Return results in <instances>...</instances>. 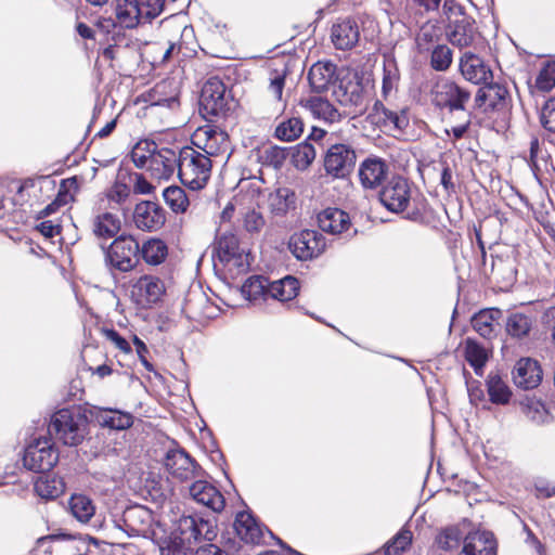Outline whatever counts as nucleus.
Returning a JSON list of instances; mask_svg holds the SVG:
<instances>
[{"instance_id":"nucleus-17","label":"nucleus","mask_w":555,"mask_h":555,"mask_svg":"<svg viewBox=\"0 0 555 555\" xmlns=\"http://www.w3.org/2000/svg\"><path fill=\"white\" fill-rule=\"evenodd\" d=\"M166 291L164 282L154 275H143L132 285V297L141 308L157 304Z\"/></svg>"},{"instance_id":"nucleus-38","label":"nucleus","mask_w":555,"mask_h":555,"mask_svg":"<svg viewBox=\"0 0 555 555\" xmlns=\"http://www.w3.org/2000/svg\"><path fill=\"white\" fill-rule=\"evenodd\" d=\"M167 256L168 246L160 238H150L140 246V257L150 266L163 263Z\"/></svg>"},{"instance_id":"nucleus-21","label":"nucleus","mask_w":555,"mask_h":555,"mask_svg":"<svg viewBox=\"0 0 555 555\" xmlns=\"http://www.w3.org/2000/svg\"><path fill=\"white\" fill-rule=\"evenodd\" d=\"M360 39V27L356 20H338L331 28V40L337 50H351Z\"/></svg>"},{"instance_id":"nucleus-36","label":"nucleus","mask_w":555,"mask_h":555,"mask_svg":"<svg viewBox=\"0 0 555 555\" xmlns=\"http://www.w3.org/2000/svg\"><path fill=\"white\" fill-rule=\"evenodd\" d=\"M532 318L521 312L511 313L505 321L506 334L513 339L527 338L532 331Z\"/></svg>"},{"instance_id":"nucleus-46","label":"nucleus","mask_w":555,"mask_h":555,"mask_svg":"<svg viewBox=\"0 0 555 555\" xmlns=\"http://www.w3.org/2000/svg\"><path fill=\"white\" fill-rule=\"evenodd\" d=\"M465 359L474 367L475 373L481 375L488 360V353L477 341L467 338L465 341Z\"/></svg>"},{"instance_id":"nucleus-26","label":"nucleus","mask_w":555,"mask_h":555,"mask_svg":"<svg viewBox=\"0 0 555 555\" xmlns=\"http://www.w3.org/2000/svg\"><path fill=\"white\" fill-rule=\"evenodd\" d=\"M513 380L519 388H535L542 380V370L538 361L530 358L518 360L513 370Z\"/></svg>"},{"instance_id":"nucleus-11","label":"nucleus","mask_w":555,"mask_h":555,"mask_svg":"<svg viewBox=\"0 0 555 555\" xmlns=\"http://www.w3.org/2000/svg\"><path fill=\"white\" fill-rule=\"evenodd\" d=\"M164 465L173 478L182 482L201 478L204 475L203 468L183 449L168 450Z\"/></svg>"},{"instance_id":"nucleus-27","label":"nucleus","mask_w":555,"mask_h":555,"mask_svg":"<svg viewBox=\"0 0 555 555\" xmlns=\"http://www.w3.org/2000/svg\"><path fill=\"white\" fill-rule=\"evenodd\" d=\"M234 530L242 541L250 544L263 542L266 533L272 535L269 530L264 531L248 512H241L236 515Z\"/></svg>"},{"instance_id":"nucleus-15","label":"nucleus","mask_w":555,"mask_h":555,"mask_svg":"<svg viewBox=\"0 0 555 555\" xmlns=\"http://www.w3.org/2000/svg\"><path fill=\"white\" fill-rule=\"evenodd\" d=\"M199 104L207 115L224 114L228 105L225 85L217 77L209 78L202 88Z\"/></svg>"},{"instance_id":"nucleus-53","label":"nucleus","mask_w":555,"mask_h":555,"mask_svg":"<svg viewBox=\"0 0 555 555\" xmlns=\"http://www.w3.org/2000/svg\"><path fill=\"white\" fill-rule=\"evenodd\" d=\"M317 151L315 147L308 142H304L297 145L293 153V164L297 169L304 170L308 168L311 163L315 159Z\"/></svg>"},{"instance_id":"nucleus-48","label":"nucleus","mask_w":555,"mask_h":555,"mask_svg":"<svg viewBox=\"0 0 555 555\" xmlns=\"http://www.w3.org/2000/svg\"><path fill=\"white\" fill-rule=\"evenodd\" d=\"M166 204L176 214H183L186 211L190 202L185 191L180 186H168L163 192Z\"/></svg>"},{"instance_id":"nucleus-51","label":"nucleus","mask_w":555,"mask_h":555,"mask_svg":"<svg viewBox=\"0 0 555 555\" xmlns=\"http://www.w3.org/2000/svg\"><path fill=\"white\" fill-rule=\"evenodd\" d=\"M285 78H286V69L283 68L281 70H273L269 77V86L267 91L272 98L284 107L286 104V100L283 98V91L285 87Z\"/></svg>"},{"instance_id":"nucleus-22","label":"nucleus","mask_w":555,"mask_h":555,"mask_svg":"<svg viewBox=\"0 0 555 555\" xmlns=\"http://www.w3.org/2000/svg\"><path fill=\"white\" fill-rule=\"evenodd\" d=\"M190 486V496L198 504H202L214 512H221L224 508L225 501L220 491L210 482L201 478Z\"/></svg>"},{"instance_id":"nucleus-55","label":"nucleus","mask_w":555,"mask_h":555,"mask_svg":"<svg viewBox=\"0 0 555 555\" xmlns=\"http://www.w3.org/2000/svg\"><path fill=\"white\" fill-rule=\"evenodd\" d=\"M292 195L291 191L286 188L279 189L274 193H271L269 196L270 210L275 215L286 214L292 204Z\"/></svg>"},{"instance_id":"nucleus-63","label":"nucleus","mask_w":555,"mask_h":555,"mask_svg":"<svg viewBox=\"0 0 555 555\" xmlns=\"http://www.w3.org/2000/svg\"><path fill=\"white\" fill-rule=\"evenodd\" d=\"M130 179L133 183V192L137 194H150L154 190V186L142 173H133Z\"/></svg>"},{"instance_id":"nucleus-58","label":"nucleus","mask_w":555,"mask_h":555,"mask_svg":"<svg viewBox=\"0 0 555 555\" xmlns=\"http://www.w3.org/2000/svg\"><path fill=\"white\" fill-rule=\"evenodd\" d=\"M242 222H243V228L248 233H251V234L259 233L266 224V220H264L262 214L254 208L246 210L242 215Z\"/></svg>"},{"instance_id":"nucleus-29","label":"nucleus","mask_w":555,"mask_h":555,"mask_svg":"<svg viewBox=\"0 0 555 555\" xmlns=\"http://www.w3.org/2000/svg\"><path fill=\"white\" fill-rule=\"evenodd\" d=\"M308 80L313 91H326L337 80L336 65L332 62H317L308 73Z\"/></svg>"},{"instance_id":"nucleus-10","label":"nucleus","mask_w":555,"mask_h":555,"mask_svg":"<svg viewBox=\"0 0 555 555\" xmlns=\"http://www.w3.org/2000/svg\"><path fill=\"white\" fill-rule=\"evenodd\" d=\"M357 160L356 151L349 144H332L324 155V169L327 175L343 179L350 175Z\"/></svg>"},{"instance_id":"nucleus-60","label":"nucleus","mask_w":555,"mask_h":555,"mask_svg":"<svg viewBox=\"0 0 555 555\" xmlns=\"http://www.w3.org/2000/svg\"><path fill=\"white\" fill-rule=\"evenodd\" d=\"M145 23L157 17L164 9L165 0H138Z\"/></svg>"},{"instance_id":"nucleus-18","label":"nucleus","mask_w":555,"mask_h":555,"mask_svg":"<svg viewBox=\"0 0 555 555\" xmlns=\"http://www.w3.org/2000/svg\"><path fill=\"white\" fill-rule=\"evenodd\" d=\"M447 37L451 44L464 49L474 46L479 34L475 27V21L465 14H460L449 23Z\"/></svg>"},{"instance_id":"nucleus-14","label":"nucleus","mask_w":555,"mask_h":555,"mask_svg":"<svg viewBox=\"0 0 555 555\" xmlns=\"http://www.w3.org/2000/svg\"><path fill=\"white\" fill-rule=\"evenodd\" d=\"M192 143L196 150L211 159L229 150L228 134L212 126L199 127L192 137Z\"/></svg>"},{"instance_id":"nucleus-31","label":"nucleus","mask_w":555,"mask_h":555,"mask_svg":"<svg viewBox=\"0 0 555 555\" xmlns=\"http://www.w3.org/2000/svg\"><path fill=\"white\" fill-rule=\"evenodd\" d=\"M175 29L180 34V39L179 41H169L163 61H168L175 53L182 52L183 55H189L196 52L197 43L193 27L189 25H177Z\"/></svg>"},{"instance_id":"nucleus-2","label":"nucleus","mask_w":555,"mask_h":555,"mask_svg":"<svg viewBox=\"0 0 555 555\" xmlns=\"http://www.w3.org/2000/svg\"><path fill=\"white\" fill-rule=\"evenodd\" d=\"M212 159L193 146L179 151L178 177L181 183L192 191L202 190L208 182Z\"/></svg>"},{"instance_id":"nucleus-5","label":"nucleus","mask_w":555,"mask_h":555,"mask_svg":"<svg viewBox=\"0 0 555 555\" xmlns=\"http://www.w3.org/2000/svg\"><path fill=\"white\" fill-rule=\"evenodd\" d=\"M430 96L436 107L447 109L450 113L460 112L462 114L468 113L467 104L470 101L472 93L457 82L449 78H441L433 86Z\"/></svg>"},{"instance_id":"nucleus-16","label":"nucleus","mask_w":555,"mask_h":555,"mask_svg":"<svg viewBox=\"0 0 555 555\" xmlns=\"http://www.w3.org/2000/svg\"><path fill=\"white\" fill-rule=\"evenodd\" d=\"M132 220L137 229L153 232L159 230L165 224L166 212L157 203L142 201L134 207Z\"/></svg>"},{"instance_id":"nucleus-13","label":"nucleus","mask_w":555,"mask_h":555,"mask_svg":"<svg viewBox=\"0 0 555 555\" xmlns=\"http://www.w3.org/2000/svg\"><path fill=\"white\" fill-rule=\"evenodd\" d=\"M379 201L391 212L404 211L411 201L409 181L400 176L392 177L380 190Z\"/></svg>"},{"instance_id":"nucleus-4","label":"nucleus","mask_w":555,"mask_h":555,"mask_svg":"<svg viewBox=\"0 0 555 555\" xmlns=\"http://www.w3.org/2000/svg\"><path fill=\"white\" fill-rule=\"evenodd\" d=\"M215 253L232 278L245 273L249 268L248 254L241 247L237 235L231 231H224L217 237Z\"/></svg>"},{"instance_id":"nucleus-59","label":"nucleus","mask_w":555,"mask_h":555,"mask_svg":"<svg viewBox=\"0 0 555 555\" xmlns=\"http://www.w3.org/2000/svg\"><path fill=\"white\" fill-rule=\"evenodd\" d=\"M535 86L542 91H550L555 87V62H546L537 77Z\"/></svg>"},{"instance_id":"nucleus-32","label":"nucleus","mask_w":555,"mask_h":555,"mask_svg":"<svg viewBox=\"0 0 555 555\" xmlns=\"http://www.w3.org/2000/svg\"><path fill=\"white\" fill-rule=\"evenodd\" d=\"M300 105L309 111L314 118L325 122L333 124L340 119V113L327 99L311 96L301 100Z\"/></svg>"},{"instance_id":"nucleus-54","label":"nucleus","mask_w":555,"mask_h":555,"mask_svg":"<svg viewBox=\"0 0 555 555\" xmlns=\"http://www.w3.org/2000/svg\"><path fill=\"white\" fill-rule=\"evenodd\" d=\"M452 50L446 44L437 46L430 55V66L437 72H446L452 64Z\"/></svg>"},{"instance_id":"nucleus-19","label":"nucleus","mask_w":555,"mask_h":555,"mask_svg":"<svg viewBox=\"0 0 555 555\" xmlns=\"http://www.w3.org/2000/svg\"><path fill=\"white\" fill-rule=\"evenodd\" d=\"M459 69L464 79L474 85H483L493 78L492 70L483 59L468 51L460 57Z\"/></svg>"},{"instance_id":"nucleus-50","label":"nucleus","mask_w":555,"mask_h":555,"mask_svg":"<svg viewBox=\"0 0 555 555\" xmlns=\"http://www.w3.org/2000/svg\"><path fill=\"white\" fill-rule=\"evenodd\" d=\"M413 533L408 527H402L399 532L385 545V555H399L412 543Z\"/></svg>"},{"instance_id":"nucleus-35","label":"nucleus","mask_w":555,"mask_h":555,"mask_svg":"<svg viewBox=\"0 0 555 555\" xmlns=\"http://www.w3.org/2000/svg\"><path fill=\"white\" fill-rule=\"evenodd\" d=\"M130 194L131 189L127 183L116 181L105 192L98 194L92 202L103 205L104 207H114V210L118 211L119 207L127 202Z\"/></svg>"},{"instance_id":"nucleus-20","label":"nucleus","mask_w":555,"mask_h":555,"mask_svg":"<svg viewBox=\"0 0 555 555\" xmlns=\"http://www.w3.org/2000/svg\"><path fill=\"white\" fill-rule=\"evenodd\" d=\"M475 100L479 107H483L485 112H505L511 101L506 87L491 81L483 83Z\"/></svg>"},{"instance_id":"nucleus-43","label":"nucleus","mask_w":555,"mask_h":555,"mask_svg":"<svg viewBox=\"0 0 555 555\" xmlns=\"http://www.w3.org/2000/svg\"><path fill=\"white\" fill-rule=\"evenodd\" d=\"M72 515L81 524H87L95 514V506L85 494H73L69 500Z\"/></svg>"},{"instance_id":"nucleus-33","label":"nucleus","mask_w":555,"mask_h":555,"mask_svg":"<svg viewBox=\"0 0 555 555\" xmlns=\"http://www.w3.org/2000/svg\"><path fill=\"white\" fill-rule=\"evenodd\" d=\"M115 15L117 23L124 28H134L145 23L138 0H116Z\"/></svg>"},{"instance_id":"nucleus-62","label":"nucleus","mask_w":555,"mask_h":555,"mask_svg":"<svg viewBox=\"0 0 555 555\" xmlns=\"http://www.w3.org/2000/svg\"><path fill=\"white\" fill-rule=\"evenodd\" d=\"M142 520L144 522L145 520H149L151 518L150 513L146 508L142 506H134L126 511L125 513V521L130 527V530L134 532L135 534H139L142 530L139 528H134L131 522L135 519Z\"/></svg>"},{"instance_id":"nucleus-6","label":"nucleus","mask_w":555,"mask_h":555,"mask_svg":"<svg viewBox=\"0 0 555 555\" xmlns=\"http://www.w3.org/2000/svg\"><path fill=\"white\" fill-rule=\"evenodd\" d=\"M92 544L96 546L95 539L81 534L57 533L37 540L38 547H44L50 555H89Z\"/></svg>"},{"instance_id":"nucleus-44","label":"nucleus","mask_w":555,"mask_h":555,"mask_svg":"<svg viewBox=\"0 0 555 555\" xmlns=\"http://www.w3.org/2000/svg\"><path fill=\"white\" fill-rule=\"evenodd\" d=\"M270 282L267 278L254 275L246 280L242 286L243 296L249 301L258 300L259 298L267 299L269 296Z\"/></svg>"},{"instance_id":"nucleus-8","label":"nucleus","mask_w":555,"mask_h":555,"mask_svg":"<svg viewBox=\"0 0 555 555\" xmlns=\"http://www.w3.org/2000/svg\"><path fill=\"white\" fill-rule=\"evenodd\" d=\"M59 461V452L50 437H40L30 441L23 455L24 467L35 473L51 470Z\"/></svg>"},{"instance_id":"nucleus-28","label":"nucleus","mask_w":555,"mask_h":555,"mask_svg":"<svg viewBox=\"0 0 555 555\" xmlns=\"http://www.w3.org/2000/svg\"><path fill=\"white\" fill-rule=\"evenodd\" d=\"M319 228L326 233L336 235L350 229V218L347 212L338 208L328 207L318 214Z\"/></svg>"},{"instance_id":"nucleus-30","label":"nucleus","mask_w":555,"mask_h":555,"mask_svg":"<svg viewBox=\"0 0 555 555\" xmlns=\"http://www.w3.org/2000/svg\"><path fill=\"white\" fill-rule=\"evenodd\" d=\"M502 317L500 309H483L472 318L473 328L483 338L490 339L496 336L500 327L499 320Z\"/></svg>"},{"instance_id":"nucleus-41","label":"nucleus","mask_w":555,"mask_h":555,"mask_svg":"<svg viewBox=\"0 0 555 555\" xmlns=\"http://www.w3.org/2000/svg\"><path fill=\"white\" fill-rule=\"evenodd\" d=\"M464 542V535L460 527L447 526L441 528L435 537V545L444 552L456 550L461 542Z\"/></svg>"},{"instance_id":"nucleus-56","label":"nucleus","mask_w":555,"mask_h":555,"mask_svg":"<svg viewBox=\"0 0 555 555\" xmlns=\"http://www.w3.org/2000/svg\"><path fill=\"white\" fill-rule=\"evenodd\" d=\"M259 159L266 166L280 168L286 159V151L278 145H269L260 151Z\"/></svg>"},{"instance_id":"nucleus-24","label":"nucleus","mask_w":555,"mask_h":555,"mask_svg":"<svg viewBox=\"0 0 555 555\" xmlns=\"http://www.w3.org/2000/svg\"><path fill=\"white\" fill-rule=\"evenodd\" d=\"M178 166L179 152L177 153L170 149H160L152 157L147 170L155 179L168 180L176 171L178 172Z\"/></svg>"},{"instance_id":"nucleus-40","label":"nucleus","mask_w":555,"mask_h":555,"mask_svg":"<svg viewBox=\"0 0 555 555\" xmlns=\"http://www.w3.org/2000/svg\"><path fill=\"white\" fill-rule=\"evenodd\" d=\"M35 492L44 500H54L65 491L64 481L55 476H40L34 485Z\"/></svg>"},{"instance_id":"nucleus-42","label":"nucleus","mask_w":555,"mask_h":555,"mask_svg":"<svg viewBox=\"0 0 555 555\" xmlns=\"http://www.w3.org/2000/svg\"><path fill=\"white\" fill-rule=\"evenodd\" d=\"M487 390L490 401L494 404L508 403L512 391L498 373L491 372L487 378Z\"/></svg>"},{"instance_id":"nucleus-61","label":"nucleus","mask_w":555,"mask_h":555,"mask_svg":"<svg viewBox=\"0 0 555 555\" xmlns=\"http://www.w3.org/2000/svg\"><path fill=\"white\" fill-rule=\"evenodd\" d=\"M541 124L546 130L555 132V99L544 103L541 109Z\"/></svg>"},{"instance_id":"nucleus-57","label":"nucleus","mask_w":555,"mask_h":555,"mask_svg":"<svg viewBox=\"0 0 555 555\" xmlns=\"http://www.w3.org/2000/svg\"><path fill=\"white\" fill-rule=\"evenodd\" d=\"M208 299L202 292H190L184 300L183 312L189 319H196L202 314L201 306Z\"/></svg>"},{"instance_id":"nucleus-34","label":"nucleus","mask_w":555,"mask_h":555,"mask_svg":"<svg viewBox=\"0 0 555 555\" xmlns=\"http://www.w3.org/2000/svg\"><path fill=\"white\" fill-rule=\"evenodd\" d=\"M93 416L103 428L124 430L133 424L132 414L114 409H99Z\"/></svg>"},{"instance_id":"nucleus-9","label":"nucleus","mask_w":555,"mask_h":555,"mask_svg":"<svg viewBox=\"0 0 555 555\" xmlns=\"http://www.w3.org/2000/svg\"><path fill=\"white\" fill-rule=\"evenodd\" d=\"M180 537L175 538L169 544L177 543L186 553L190 547H184L183 544H191L192 542H198L202 540L212 541L216 535V527L209 519H204L198 516H185L179 521Z\"/></svg>"},{"instance_id":"nucleus-49","label":"nucleus","mask_w":555,"mask_h":555,"mask_svg":"<svg viewBox=\"0 0 555 555\" xmlns=\"http://www.w3.org/2000/svg\"><path fill=\"white\" fill-rule=\"evenodd\" d=\"M156 144L150 141H140L131 151V159L135 167L147 170L152 157L156 154Z\"/></svg>"},{"instance_id":"nucleus-23","label":"nucleus","mask_w":555,"mask_h":555,"mask_svg":"<svg viewBox=\"0 0 555 555\" xmlns=\"http://www.w3.org/2000/svg\"><path fill=\"white\" fill-rule=\"evenodd\" d=\"M498 543L494 534L487 530H477L464 537L459 555H496Z\"/></svg>"},{"instance_id":"nucleus-3","label":"nucleus","mask_w":555,"mask_h":555,"mask_svg":"<svg viewBox=\"0 0 555 555\" xmlns=\"http://www.w3.org/2000/svg\"><path fill=\"white\" fill-rule=\"evenodd\" d=\"M104 263L109 271L127 273L140 262V244L131 234H120L107 246L101 245Z\"/></svg>"},{"instance_id":"nucleus-12","label":"nucleus","mask_w":555,"mask_h":555,"mask_svg":"<svg viewBox=\"0 0 555 555\" xmlns=\"http://www.w3.org/2000/svg\"><path fill=\"white\" fill-rule=\"evenodd\" d=\"M326 247L325 237L315 230H302L294 233L288 243L292 254L299 260L319 257Z\"/></svg>"},{"instance_id":"nucleus-1","label":"nucleus","mask_w":555,"mask_h":555,"mask_svg":"<svg viewBox=\"0 0 555 555\" xmlns=\"http://www.w3.org/2000/svg\"><path fill=\"white\" fill-rule=\"evenodd\" d=\"M49 431L63 444L77 447L88 435V418L78 406L61 409L51 416Z\"/></svg>"},{"instance_id":"nucleus-7","label":"nucleus","mask_w":555,"mask_h":555,"mask_svg":"<svg viewBox=\"0 0 555 555\" xmlns=\"http://www.w3.org/2000/svg\"><path fill=\"white\" fill-rule=\"evenodd\" d=\"M88 228L96 241L106 243L119 236L122 220L118 211L114 210V207H104L91 202Z\"/></svg>"},{"instance_id":"nucleus-64","label":"nucleus","mask_w":555,"mask_h":555,"mask_svg":"<svg viewBox=\"0 0 555 555\" xmlns=\"http://www.w3.org/2000/svg\"><path fill=\"white\" fill-rule=\"evenodd\" d=\"M461 115H462L461 120H463V122L457 126L452 127L450 130H448V129L446 130L447 134L448 135L452 134L455 140L462 139L470 126V114L462 113Z\"/></svg>"},{"instance_id":"nucleus-52","label":"nucleus","mask_w":555,"mask_h":555,"mask_svg":"<svg viewBox=\"0 0 555 555\" xmlns=\"http://www.w3.org/2000/svg\"><path fill=\"white\" fill-rule=\"evenodd\" d=\"M522 411L527 418L541 425L548 421L550 413L546 406L539 400L528 399L522 406Z\"/></svg>"},{"instance_id":"nucleus-45","label":"nucleus","mask_w":555,"mask_h":555,"mask_svg":"<svg viewBox=\"0 0 555 555\" xmlns=\"http://www.w3.org/2000/svg\"><path fill=\"white\" fill-rule=\"evenodd\" d=\"M304 132V121L300 117L292 116L282 120L275 128L274 135L276 139L291 142L297 140Z\"/></svg>"},{"instance_id":"nucleus-37","label":"nucleus","mask_w":555,"mask_h":555,"mask_svg":"<svg viewBox=\"0 0 555 555\" xmlns=\"http://www.w3.org/2000/svg\"><path fill=\"white\" fill-rule=\"evenodd\" d=\"M400 81V72L396 60L392 56L384 57L383 78H382V95L388 99L397 92Z\"/></svg>"},{"instance_id":"nucleus-39","label":"nucleus","mask_w":555,"mask_h":555,"mask_svg":"<svg viewBox=\"0 0 555 555\" xmlns=\"http://www.w3.org/2000/svg\"><path fill=\"white\" fill-rule=\"evenodd\" d=\"M298 291V280L287 275L281 280L270 282L269 296L279 301H288L297 296Z\"/></svg>"},{"instance_id":"nucleus-47","label":"nucleus","mask_w":555,"mask_h":555,"mask_svg":"<svg viewBox=\"0 0 555 555\" xmlns=\"http://www.w3.org/2000/svg\"><path fill=\"white\" fill-rule=\"evenodd\" d=\"M371 124L377 127L392 126L397 130H404L409 126V116L405 109L392 112V116L384 117L383 114H369Z\"/></svg>"},{"instance_id":"nucleus-25","label":"nucleus","mask_w":555,"mask_h":555,"mask_svg":"<svg viewBox=\"0 0 555 555\" xmlns=\"http://www.w3.org/2000/svg\"><path fill=\"white\" fill-rule=\"evenodd\" d=\"M387 163L379 157L371 156L364 159L359 168V178L365 189H376L388 175Z\"/></svg>"}]
</instances>
